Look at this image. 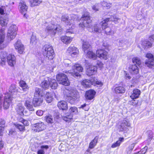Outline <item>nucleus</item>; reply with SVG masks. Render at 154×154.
I'll return each instance as SVG.
<instances>
[{
	"label": "nucleus",
	"mask_w": 154,
	"mask_h": 154,
	"mask_svg": "<svg viewBox=\"0 0 154 154\" xmlns=\"http://www.w3.org/2000/svg\"><path fill=\"white\" fill-rule=\"evenodd\" d=\"M63 63L66 66H68L71 63V61L68 59H66L64 60Z\"/></svg>",
	"instance_id": "obj_55"
},
{
	"label": "nucleus",
	"mask_w": 154,
	"mask_h": 154,
	"mask_svg": "<svg viewBox=\"0 0 154 154\" xmlns=\"http://www.w3.org/2000/svg\"><path fill=\"white\" fill-rule=\"evenodd\" d=\"M70 114L72 115L76 114L78 113L77 108L75 106L71 107L69 109Z\"/></svg>",
	"instance_id": "obj_46"
},
{
	"label": "nucleus",
	"mask_w": 154,
	"mask_h": 154,
	"mask_svg": "<svg viewBox=\"0 0 154 154\" xmlns=\"http://www.w3.org/2000/svg\"><path fill=\"white\" fill-rule=\"evenodd\" d=\"M87 52V56L89 58L93 60H95L96 59L97 57V54L96 55L94 53L89 50Z\"/></svg>",
	"instance_id": "obj_38"
},
{
	"label": "nucleus",
	"mask_w": 154,
	"mask_h": 154,
	"mask_svg": "<svg viewBox=\"0 0 154 154\" xmlns=\"http://www.w3.org/2000/svg\"><path fill=\"white\" fill-rule=\"evenodd\" d=\"M58 107L62 110H66L68 109L67 103L64 101L59 102L57 104Z\"/></svg>",
	"instance_id": "obj_26"
},
{
	"label": "nucleus",
	"mask_w": 154,
	"mask_h": 154,
	"mask_svg": "<svg viewBox=\"0 0 154 154\" xmlns=\"http://www.w3.org/2000/svg\"><path fill=\"white\" fill-rule=\"evenodd\" d=\"M82 85L85 87H89L91 86V82L89 80L85 79L82 82Z\"/></svg>",
	"instance_id": "obj_43"
},
{
	"label": "nucleus",
	"mask_w": 154,
	"mask_h": 154,
	"mask_svg": "<svg viewBox=\"0 0 154 154\" xmlns=\"http://www.w3.org/2000/svg\"><path fill=\"white\" fill-rule=\"evenodd\" d=\"M15 48L20 54H22L24 50V47L20 40H18L14 45Z\"/></svg>",
	"instance_id": "obj_15"
},
{
	"label": "nucleus",
	"mask_w": 154,
	"mask_h": 154,
	"mask_svg": "<svg viewBox=\"0 0 154 154\" xmlns=\"http://www.w3.org/2000/svg\"><path fill=\"white\" fill-rule=\"evenodd\" d=\"M63 93L66 100L71 103H73L75 100L79 97V94L76 90L66 89L64 90Z\"/></svg>",
	"instance_id": "obj_1"
},
{
	"label": "nucleus",
	"mask_w": 154,
	"mask_h": 154,
	"mask_svg": "<svg viewBox=\"0 0 154 154\" xmlns=\"http://www.w3.org/2000/svg\"><path fill=\"white\" fill-rule=\"evenodd\" d=\"M132 62L134 64V65L137 64L139 66L141 64L140 60L137 57H134L132 59Z\"/></svg>",
	"instance_id": "obj_47"
},
{
	"label": "nucleus",
	"mask_w": 154,
	"mask_h": 154,
	"mask_svg": "<svg viewBox=\"0 0 154 154\" xmlns=\"http://www.w3.org/2000/svg\"><path fill=\"white\" fill-rule=\"evenodd\" d=\"M5 7H0V14H2L4 13Z\"/></svg>",
	"instance_id": "obj_63"
},
{
	"label": "nucleus",
	"mask_w": 154,
	"mask_h": 154,
	"mask_svg": "<svg viewBox=\"0 0 154 154\" xmlns=\"http://www.w3.org/2000/svg\"><path fill=\"white\" fill-rule=\"evenodd\" d=\"M130 124L126 120L122 121L120 124L118 126V128L120 131H126L127 127L130 126Z\"/></svg>",
	"instance_id": "obj_13"
},
{
	"label": "nucleus",
	"mask_w": 154,
	"mask_h": 154,
	"mask_svg": "<svg viewBox=\"0 0 154 154\" xmlns=\"http://www.w3.org/2000/svg\"><path fill=\"white\" fill-rule=\"evenodd\" d=\"M45 94V91L41 88L36 87L35 88V91L34 93V97L43 98Z\"/></svg>",
	"instance_id": "obj_16"
},
{
	"label": "nucleus",
	"mask_w": 154,
	"mask_h": 154,
	"mask_svg": "<svg viewBox=\"0 0 154 154\" xmlns=\"http://www.w3.org/2000/svg\"><path fill=\"white\" fill-rule=\"evenodd\" d=\"M43 88H48L49 86V81L46 80L44 81L41 84Z\"/></svg>",
	"instance_id": "obj_48"
},
{
	"label": "nucleus",
	"mask_w": 154,
	"mask_h": 154,
	"mask_svg": "<svg viewBox=\"0 0 154 154\" xmlns=\"http://www.w3.org/2000/svg\"><path fill=\"white\" fill-rule=\"evenodd\" d=\"M75 26L73 25H72L71 27H69V29H67L66 31L67 33H74V32L72 30V29H73Z\"/></svg>",
	"instance_id": "obj_54"
},
{
	"label": "nucleus",
	"mask_w": 154,
	"mask_h": 154,
	"mask_svg": "<svg viewBox=\"0 0 154 154\" xmlns=\"http://www.w3.org/2000/svg\"><path fill=\"white\" fill-rule=\"evenodd\" d=\"M146 57L148 59L146 60L145 64L150 68L154 69V57L153 55L150 53L146 54Z\"/></svg>",
	"instance_id": "obj_8"
},
{
	"label": "nucleus",
	"mask_w": 154,
	"mask_h": 154,
	"mask_svg": "<svg viewBox=\"0 0 154 154\" xmlns=\"http://www.w3.org/2000/svg\"><path fill=\"white\" fill-rule=\"evenodd\" d=\"M25 106L29 111H33L34 108L32 104L31 100L29 99L26 100L24 103Z\"/></svg>",
	"instance_id": "obj_30"
},
{
	"label": "nucleus",
	"mask_w": 154,
	"mask_h": 154,
	"mask_svg": "<svg viewBox=\"0 0 154 154\" xmlns=\"http://www.w3.org/2000/svg\"><path fill=\"white\" fill-rule=\"evenodd\" d=\"M7 60L8 64L11 66H13L16 63V58L14 55L9 54L7 55Z\"/></svg>",
	"instance_id": "obj_19"
},
{
	"label": "nucleus",
	"mask_w": 154,
	"mask_h": 154,
	"mask_svg": "<svg viewBox=\"0 0 154 154\" xmlns=\"http://www.w3.org/2000/svg\"><path fill=\"white\" fill-rule=\"evenodd\" d=\"M12 98L11 96H9L8 94H6L3 103L4 109H7L8 108L11 102Z\"/></svg>",
	"instance_id": "obj_14"
},
{
	"label": "nucleus",
	"mask_w": 154,
	"mask_h": 154,
	"mask_svg": "<svg viewBox=\"0 0 154 154\" xmlns=\"http://www.w3.org/2000/svg\"><path fill=\"white\" fill-rule=\"evenodd\" d=\"M43 102V98L34 97L33 103L35 106L41 105Z\"/></svg>",
	"instance_id": "obj_24"
},
{
	"label": "nucleus",
	"mask_w": 154,
	"mask_h": 154,
	"mask_svg": "<svg viewBox=\"0 0 154 154\" xmlns=\"http://www.w3.org/2000/svg\"><path fill=\"white\" fill-rule=\"evenodd\" d=\"M19 8L20 12L24 15L26 14L27 11V7L24 2L21 1L19 4Z\"/></svg>",
	"instance_id": "obj_20"
},
{
	"label": "nucleus",
	"mask_w": 154,
	"mask_h": 154,
	"mask_svg": "<svg viewBox=\"0 0 154 154\" xmlns=\"http://www.w3.org/2000/svg\"><path fill=\"white\" fill-rule=\"evenodd\" d=\"M5 30V29L3 28L0 30V50L3 49L7 45L6 44L4 41Z\"/></svg>",
	"instance_id": "obj_10"
},
{
	"label": "nucleus",
	"mask_w": 154,
	"mask_h": 154,
	"mask_svg": "<svg viewBox=\"0 0 154 154\" xmlns=\"http://www.w3.org/2000/svg\"><path fill=\"white\" fill-rule=\"evenodd\" d=\"M109 18V20L114 21L115 23H118V20L120 19L117 17L116 16L114 15L112 16Z\"/></svg>",
	"instance_id": "obj_50"
},
{
	"label": "nucleus",
	"mask_w": 154,
	"mask_h": 154,
	"mask_svg": "<svg viewBox=\"0 0 154 154\" xmlns=\"http://www.w3.org/2000/svg\"><path fill=\"white\" fill-rule=\"evenodd\" d=\"M103 85V83L101 81H96L95 83V86L96 85H98L99 87Z\"/></svg>",
	"instance_id": "obj_61"
},
{
	"label": "nucleus",
	"mask_w": 154,
	"mask_h": 154,
	"mask_svg": "<svg viewBox=\"0 0 154 154\" xmlns=\"http://www.w3.org/2000/svg\"><path fill=\"white\" fill-rule=\"evenodd\" d=\"M61 20L66 23L67 25L70 23L69 26H70L71 24L72 23L73 20L72 19L70 18L67 15H63L62 17Z\"/></svg>",
	"instance_id": "obj_27"
},
{
	"label": "nucleus",
	"mask_w": 154,
	"mask_h": 154,
	"mask_svg": "<svg viewBox=\"0 0 154 154\" xmlns=\"http://www.w3.org/2000/svg\"><path fill=\"white\" fill-rule=\"evenodd\" d=\"M32 129L36 132H39L44 130L46 128V126L42 122L37 123L32 125Z\"/></svg>",
	"instance_id": "obj_11"
},
{
	"label": "nucleus",
	"mask_w": 154,
	"mask_h": 154,
	"mask_svg": "<svg viewBox=\"0 0 154 154\" xmlns=\"http://www.w3.org/2000/svg\"><path fill=\"white\" fill-rule=\"evenodd\" d=\"M17 92V90L16 85L14 84H12L10 86L8 92L6 94H8L9 96H11V97H12L14 98L15 97H13V95L16 94Z\"/></svg>",
	"instance_id": "obj_21"
},
{
	"label": "nucleus",
	"mask_w": 154,
	"mask_h": 154,
	"mask_svg": "<svg viewBox=\"0 0 154 154\" xmlns=\"http://www.w3.org/2000/svg\"><path fill=\"white\" fill-rule=\"evenodd\" d=\"M140 94V91L138 89H136L133 90L130 96L131 99H134L138 98Z\"/></svg>",
	"instance_id": "obj_25"
},
{
	"label": "nucleus",
	"mask_w": 154,
	"mask_h": 154,
	"mask_svg": "<svg viewBox=\"0 0 154 154\" xmlns=\"http://www.w3.org/2000/svg\"><path fill=\"white\" fill-rule=\"evenodd\" d=\"M37 43V39L35 36L32 35L31 38L30 43L33 45H35Z\"/></svg>",
	"instance_id": "obj_51"
},
{
	"label": "nucleus",
	"mask_w": 154,
	"mask_h": 154,
	"mask_svg": "<svg viewBox=\"0 0 154 154\" xmlns=\"http://www.w3.org/2000/svg\"><path fill=\"white\" fill-rule=\"evenodd\" d=\"M130 72L132 74H137L138 72V67L137 66L134 65H132L129 68Z\"/></svg>",
	"instance_id": "obj_33"
},
{
	"label": "nucleus",
	"mask_w": 154,
	"mask_h": 154,
	"mask_svg": "<svg viewBox=\"0 0 154 154\" xmlns=\"http://www.w3.org/2000/svg\"><path fill=\"white\" fill-rule=\"evenodd\" d=\"M7 53L5 51L2 52L0 54V64L5 65L7 60Z\"/></svg>",
	"instance_id": "obj_22"
},
{
	"label": "nucleus",
	"mask_w": 154,
	"mask_h": 154,
	"mask_svg": "<svg viewBox=\"0 0 154 154\" xmlns=\"http://www.w3.org/2000/svg\"><path fill=\"white\" fill-rule=\"evenodd\" d=\"M8 21V19L7 16H2L0 17V24L2 26L6 25Z\"/></svg>",
	"instance_id": "obj_29"
},
{
	"label": "nucleus",
	"mask_w": 154,
	"mask_h": 154,
	"mask_svg": "<svg viewBox=\"0 0 154 154\" xmlns=\"http://www.w3.org/2000/svg\"><path fill=\"white\" fill-rule=\"evenodd\" d=\"M89 80L90 82H91V85H93L95 86V83L96 81V79L95 78H91Z\"/></svg>",
	"instance_id": "obj_56"
},
{
	"label": "nucleus",
	"mask_w": 154,
	"mask_h": 154,
	"mask_svg": "<svg viewBox=\"0 0 154 154\" xmlns=\"http://www.w3.org/2000/svg\"><path fill=\"white\" fill-rule=\"evenodd\" d=\"M82 42L83 50L85 53H86L90 50L91 45L88 42L86 41L83 40Z\"/></svg>",
	"instance_id": "obj_28"
},
{
	"label": "nucleus",
	"mask_w": 154,
	"mask_h": 154,
	"mask_svg": "<svg viewBox=\"0 0 154 154\" xmlns=\"http://www.w3.org/2000/svg\"><path fill=\"white\" fill-rule=\"evenodd\" d=\"M67 52L72 57H74L78 54L79 51L77 48L74 46H70L68 48Z\"/></svg>",
	"instance_id": "obj_17"
},
{
	"label": "nucleus",
	"mask_w": 154,
	"mask_h": 154,
	"mask_svg": "<svg viewBox=\"0 0 154 154\" xmlns=\"http://www.w3.org/2000/svg\"><path fill=\"white\" fill-rule=\"evenodd\" d=\"M19 84L23 91H26L29 89V87L25 81L23 80L20 81Z\"/></svg>",
	"instance_id": "obj_34"
},
{
	"label": "nucleus",
	"mask_w": 154,
	"mask_h": 154,
	"mask_svg": "<svg viewBox=\"0 0 154 154\" xmlns=\"http://www.w3.org/2000/svg\"><path fill=\"white\" fill-rule=\"evenodd\" d=\"M56 78L57 81L60 84L65 86H68L70 84V82L67 76L65 74L61 73L57 75Z\"/></svg>",
	"instance_id": "obj_7"
},
{
	"label": "nucleus",
	"mask_w": 154,
	"mask_h": 154,
	"mask_svg": "<svg viewBox=\"0 0 154 154\" xmlns=\"http://www.w3.org/2000/svg\"><path fill=\"white\" fill-rule=\"evenodd\" d=\"M45 152L44 149H39L37 151V154H44Z\"/></svg>",
	"instance_id": "obj_62"
},
{
	"label": "nucleus",
	"mask_w": 154,
	"mask_h": 154,
	"mask_svg": "<svg viewBox=\"0 0 154 154\" xmlns=\"http://www.w3.org/2000/svg\"><path fill=\"white\" fill-rule=\"evenodd\" d=\"M42 0H30V5L32 7L38 5L42 2Z\"/></svg>",
	"instance_id": "obj_39"
},
{
	"label": "nucleus",
	"mask_w": 154,
	"mask_h": 154,
	"mask_svg": "<svg viewBox=\"0 0 154 154\" xmlns=\"http://www.w3.org/2000/svg\"><path fill=\"white\" fill-rule=\"evenodd\" d=\"M97 70V66H94L90 65L88 66L86 69V74L90 76L94 75Z\"/></svg>",
	"instance_id": "obj_18"
},
{
	"label": "nucleus",
	"mask_w": 154,
	"mask_h": 154,
	"mask_svg": "<svg viewBox=\"0 0 154 154\" xmlns=\"http://www.w3.org/2000/svg\"><path fill=\"white\" fill-rule=\"evenodd\" d=\"M96 53L99 57L101 59L106 60L108 57V52L103 49H99L97 50Z\"/></svg>",
	"instance_id": "obj_12"
},
{
	"label": "nucleus",
	"mask_w": 154,
	"mask_h": 154,
	"mask_svg": "<svg viewBox=\"0 0 154 154\" xmlns=\"http://www.w3.org/2000/svg\"><path fill=\"white\" fill-rule=\"evenodd\" d=\"M94 31L96 32H100L101 31V30L100 28H99L97 25H96L94 28Z\"/></svg>",
	"instance_id": "obj_58"
},
{
	"label": "nucleus",
	"mask_w": 154,
	"mask_h": 154,
	"mask_svg": "<svg viewBox=\"0 0 154 154\" xmlns=\"http://www.w3.org/2000/svg\"><path fill=\"white\" fill-rule=\"evenodd\" d=\"M97 65L100 67L102 68L103 66V64L101 62L98 61H97Z\"/></svg>",
	"instance_id": "obj_64"
},
{
	"label": "nucleus",
	"mask_w": 154,
	"mask_h": 154,
	"mask_svg": "<svg viewBox=\"0 0 154 154\" xmlns=\"http://www.w3.org/2000/svg\"><path fill=\"white\" fill-rule=\"evenodd\" d=\"M124 140L123 137H120L119 138L118 140L117 141L116 143H113L111 146V147L114 148L119 146H120L121 142Z\"/></svg>",
	"instance_id": "obj_41"
},
{
	"label": "nucleus",
	"mask_w": 154,
	"mask_h": 154,
	"mask_svg": "<svg viewBox=\"0 0 154 154\" xmlns=\"http://www.w3.org/2000/svg\"><path fill=\"white\" fill-rule=\"evenodd\" d=\"M24 108L22 103H19L16 108L17 112L19 114L21 115L23 114V112L24 110Z\"/></svg>",
	"instance_id": "obj_31"
},
{
	"label": "nucleus",
	"mask_w": 154,
	"mask_h": 154,
	"mask_svg": "<svg viewBox=\"0 0 154 154\" xmlns=\"http://www.w3.org/2000/svg\"><path fill=\"white\" fill-rule=\"evenodd\" d=\"M109 18H106L102 21L101 23L102 28L103 29L107 28L105 31V33L107 35H112L114 34V32L112 31L110 28L107 27V22L109 21Z\"/></svg>",
	"instance_id": "obj_9"
},
{
	"label": "nucleus",
	"mask_w": 154,
	"mask_h": 154,
	"mask_svg": "<svg viewBox=\"0 0 154 154\" xmlns=\"http://www.w3.org/2000/svg\"><path fill=\"white\" fill-rule=\"evenodd\" d=\"M98 138L97 137H96L91 141L89 143V148L92 149L94 147L97 142Z\"/></svg>",
	"instance_id": "obj_37"
},
{
	"label": "nucleus",
	"mask_w": 154,
	"mask_h": 154,
	"mask_svg": "<svg viewBox=\"0 0 154 154\" xmlns=\"http://www.w3.org/2000/svg\"><path fill=\"white\" fill-rule=\"evenodd\" d=\"M49 86L51 88L53 89H56L57 87V83L55 79H49Z\"/></svg>",
	"instance_id": "obj_32"
},
{
	"label": "nucleus",
	"mask_w": 154,
	"mask_h": 154,
	"mask_svg": "<svg viewBox=\"0 0 154 154\" xmlns=\"http://www.w3.org/2000/svg\"><path fill=\"white\" fill-rule=\"evenodd\" d=\"M89 14L88 13H85L83 14L81 18V20L83 21L82 22H81L79 24V26L80 27L82 28L84 27H86L88 28V30L90 32H93L92 29H90L91 26L90 23L91 22V20Z\"/></svg>",
	"instance_id": "obj_2"
},
{
	"label": "nucleus",
	"mask_w": 154,
	"mask_h": 154,
	"mask_svg": "<svg viewBox=\"0 0 154 154\" xmlns=\"http://www.w3.org/2000/svg\"><path fill=\"white\" fill-rule=\"evenodd\" d=\"M45 119L48 123H52L53 122V119L51 115H48L45 117Z\"/></svg>",
	"instance_id": "obj_49"
},
{
	"label": "nucleus",
	"mask_w": 154,
	"mask_h": 154,
	"mask_svg": "<svg viewBox=\"0 0 154 154\" xmlns=\"http://www.w3.org/2000/svg\"><path fill=\"white\" fill-rule=\"evenodd\" d=\"M72 68V70L68 71V72L76 78H80L81 76L80 72H82L83 70L82 67L79 64H75Z\"/></svg>",
	"instance_id": "obj_4"
},
{
	"label": "nucleus",
	"mask_w": 154,
	"mask_h": 154,
	"mask_svg": "<svg viewBox=\"0 0 154 154\" xmlns=\"http://www.w3.org/2000/svg\"><path fill=\"white\" fill-rule=\"evenodd\" d=\"M44 96H45V99L47 102L50 103L52 101L53 98L52 95L51 93L45 91V94Z\"/></svg>",
	"instance_id": "obj_35"
},
{
	"label": "nucleus",
	"mask_w": 154,
	"mask_h": 154,
	"mask_svg": "<svg viewBox=\"0 0 154 154\" xmlns=\"http://www.w3.org/2000/svg\"><path fill=\"white\" fill-rule=\"evenodd\" d=\"M142 45L145 48H151L152 46V44L149 42L147 41H144L142 42Z\"/></svg>",
	"instance_id": "obj_40"
},
{
	"label": "nucleus",
	"mask_w": 154,
	"mask_h": 154,
	"mask_svg": "<svg viewBox=\"0 0 154 154\" xmlns=\"http://www.w3.org/2000/svg\"><path fill=\"white\" fill-rule=\"evenodd\" d=\"M61 27L59 25L51 24L48 25L46 28L45 32L48 34L54 35L57 31L60 32Z\"/></svg>",
	"instance_id": "obj_6"
},
{
	"label": "nucleus",
	"mask_w": 154,
	"mask_h": 154,
	"mask_svg": "<svg viewBox=\"0 0 154 154\" xmlns=\"http://www.w3.org/2000/svg\"><path fill=\"white\" fill-rule=\"evenodd\" d=\"M44 112L41 110H39L37 111L36 112V114L39 116H42Z\"/></svg>",
	"instance_id": "obj_59"
},
{
	"label": "nucleus",
	"mask_w": 154,
	"mask_h": 154,
	"mask_svg": "<svg viewBox=\"0 0 154 154\" xmlns=\"http://www.w3.org/2000/svg\"><path fill=\"white\" fill-rule=\"evenodd\" d=\"M5 121L2 119H0V132H2L5 127Z\"/></svg>",
	"instance_id": "obj_45"
},
{
	"label": "nucleus",
	"mask_w": 154,
	"mask_h": 154,
	"mask_svg": "<svg viewBox=\"0 0 154 154\" xmlns=\"http://www.w3.org/2000/svg\"><path fill=\"white\" fill-rule=\"evenodd\" d=\"M43 54L45 57L48 59L52 60L54 57V51L52 47L50 45L44 46L43 48Z\"/></svg>",
	"instance_id": "obj_3"
},
{
	"label": "nucleus",
	"mask_w": 154,
	"mask_h": 154,
	"mask_svg": "<svg viewBox=\"0 0 154 154\" xmlns=\"http://www.w3.org/2000/svg\"><path fill=\"white\" fill-rule=\"evenodd\" d=\"M17 27L16 25L14 24L11 25L9 27L7 34L8 39L10 40L14 38L17 34Z\"/></svg>",
	"instance_id": "obj_5"
},
{
	"label": "nucleus",
	"mask_w": 154,
	"mask_h": 154,
	"mask_svg": "<svg viewBox=\"0 0 154 154\" xmlns=\"http://www.w3.org/2000/svg\"><path fill=\"white\" fill-rule=\"evenodd\" d=\"M72 115L70 114L69 115H66V116H63V118L64 121L67 122L72 119Z\"/></svg>",
	"instance_id": "obj_52"
},
{
	"label": "nucleus",
	"mask_w": 154,
	"mask_h": 154,
	"mask_svg": "<svg viewBox=\"0 0 154 154\" xmlns=\"http://www.w3.org/2000/svg\"><path fill=\"white\" fill-rule=\"evenodd\" d=\"M92 9L95 11H98V5L97 4L93 5L92 7Z\"/></svg>",
	"instance_id": "obj_60"
},
{
	"label": "nucleus",
	"mask_w": 154,
	"mask_h": 154,
	"mask_svg": "<svg viewBox=\"0 0 154 154\" xmlns=\"http://www.w3.org/2000/svg\"><path fill=\"white\" fill-rule=\"evenodd\" d=\"M115 91L116 93H123L125 92V89L124 87L120 86L116 87Z\"/></svg>",
	"instance_id": "obj_42"
},
{
	"label": "nucleus",
	"mask_w": 154,
	"mask_h": 154,
	"mask_svg": "<svg viewBox=\"0 0 154 154\" xmlns=\"http://www.w3.org/2000/svg\"><path fill=\"white\" fill-rule=\"evenodd\" d=\"M95 94L96 92L93 90L88 91L86 92V98L88 100H91L94 98Z\"/></svg>",
	"instance_id": "obj_23"
},
{
	"label": "nucleus",
	"mask_w": 154,
	"mask_h": 154,
	"mask_svg": "<svg viewBox=\"0 0 154 154\" xmlns=\"http://www.w3.org/2000/svg\"><path fill=\"white\" fill-rule=\"evenodd\" d=\"M102 5L103 7H107V8H108L109 7H110V4L109 3H108L107 2L103 1L102 2Z\"/></svg>",
	"instance_id": "obj_57"
},
{
	"label": "nucleus",
	"mask_w": 154,
	"mask_h": 154,
	"mask_svg": "<svg viewBox=\"0 0 154 154\" xmlns=\"http://www.w3.org/2000/svg\"><path fill=\"white\" fill-rule=\"evenodd\" d=\"M20 121L21 122L23 123L25 126H27L29 125V123L27 120H24L23 119H21L20 120Z\"/></svg>",
	"instance_id": "obj_53"
},
{
	"label": "nucleus",
	"mask_w": 154,
	"mask_h": 154,
	"mask_svg": "<svg viewBox=\"0 0 154 154\" xmlns=\"http://www.w3.org/2000/svg\"><path fill=\"white\" fill-rule=\"evenodd\" d=\"M61 41L66 44L69 43L72 41V38L66 36H62L61 38Z\"/></svg>",
	"instance_id": "obj_36"
},
{
	"label": "nucleus",
	"mask_w": 154,
	"mask_h": 154,
	"mask_svg": "<svg viewBox=\"0 0 154 154\" xmlns=\"http://www.w3.org/2000/svg\"><path fill=\"white\" fill-rule=\"evenodd\" d=\"M15 127L21 131H24L25 130V127L24 125L18 123L14 124Z\"/></svg>",
	"instance_id": "obj_44"
}]
</instances>
